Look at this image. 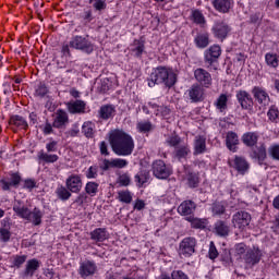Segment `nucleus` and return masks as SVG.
Masks as SVG:
<instances>
[{"instance_id": "obj_20", "label": "nucleus", "mask_w": 279, "mask_h": 279, "mask_svg": "<svg viewBox=\"0 0 279 279\" xmlns=\"http://www.w3.org/2000/svg\"><path fill=\"white\" fill-rule=\"evenodd\" d=\"M252 95H254L256 101L262 106H269V94L265 88L255 86L252 89Z\"/></svg>"}, {"instance_id": "obj_63", "label": "nucleus", "mask_w": 279, "mask_h": 279, "mask_svg": "<svg viewBox=\"0 0 279 279\" xmlns=\"http://www.w3.org/2000/svg\"><path fill=\"white\" fill-rule=\"evenodd\" d=\"M82 19L84 21V23H90L93 21V10L90 9H84Z\"/></svg>"}, {"instance_id": "obj_30", "label": "nucleus", "mask_w": 279, "mask_h": 279, "mask_svg": "<svg viewBox=\"0 0 279 279\" xmlns=\"http://www.w3.org/2000/svg\"><path fill=\"white\" fill-rule=\"evenodd\" d=\"M10 230V222L8 220H2L0 227V241L2 243H8V241H10V239L12 238V232Z\"/></svg>"}, {"instance_id": "obj_28", "label": "nucleus", "mask_w": 279, "mask_h": 279, "mask_svg": "<svg viewBox=\"0 0 279 279\" xmlns=\"http://www.w3.org/2000/svg\"><path fill=\"white\" fill-rule=\"evenodd\" d=\"M13 211L21 219H29V208L21 201H16L13 205Z\"/></svg>"}, {"instance_id": "obj_41", "label": "nucleus", "mask_w": 279, "mask_h": 279, "mask_svg": "<svg viewBox=\"0 0 279 279\" xmlns=\"http://www.w3.org/2000/svg\"><path fill=\"white\" fill-rule=\"evenodd\" d=\"M10 124L15 125V128H19L20 130H27L28 128L27 121L21 116H12L10 118Z\"/></svg>"}, {"instance_id": "obj_8", "label": "nucleus", "mask_w": 279, "mask_h": 279, "mask_svg": "<svg viewBox=\"0 0 279 279\" xmlns=\"http://www.w3.org/2000/svg\"><path fill=\"white\" fill-rule=\"evenodd\" d=\"M153 175L158 180H167L172 173L171 167L167 166L162 159H157L151 165Z\"/></svg>"}, {"instance_id": "obj_60", "label": "nucleus", "mask_w": 279, "mask_h": 279, "mask_svg": "<svg viewBox=\"0 0 279 279\" xmlns=\"http://www.w3.org/2000/svg\"><path fill=\"white\" fill-rule=\"evenodd\" d=\"M49 93V88H47V85L45 84H39L37 89L35 90V96L36 97H45Z\"/></svg>"}, {"instance_id": "obj_36", "label": "nucleus", "mask_w": 279, "mask_h": 279, "mask_svg": "<svg viewBox=\"0 0 279 279\" xmlns=\"http://www.w3.org/2000/svg\"><path fill=\"white\" fill-rule=\"evenodd\" d=\"M265 62L270 69H278L279 66V56L276 52H267L265 54Z\"/></svg>"}, {"instance_id": "obj_17", "label": "nucleus", "mask_w": 279, "mask_h": 279, "mask_svg": "<svg viewBox=\"0 0 279 279\" xmlns=\"http://www.w3.org/2000/svg\"><path fill=\"white\" fill-rule=\"evenodd\" d=\"M69 123V113L63 109H58L54 113L52 126L57 130H62Z\"/></svg>"}, {"instance_id": "obj_51", "label": "nucleus", "mask_w": 279, "mask_h": 279, "mask_svg": "<svg viewBox=\"0 0 279 279\" xmlns=\"http://www.w3.org/2000/svg\"><path fill=\"white\" fill-rule=\"evenodd\" d=\"M268 156L272 160L279 161V144H272L268 147Z\"/></svg>"}, {"instance_id": "obj_50", "label": "nucleus", "mask_w": 279, "mask_h": 279, "mask_svg": "<svg viewBox=\"0 0 279 279\" xmlns=\"http://www.w3.org/2000/svg\"><path fill=\"white\" fill-rule=\"evenodd\" d=\"M119 186H130L132 184V177L130 173L124 172L118 177Z\"/></svg>"}, {"instance_id": "obj_38", "label": "nucleus", "mask_w": 279, "mask_h": 279, "mask_svg": "<svg viewBox=\"0 0 279 279\" xmlns=\"http://www.w3.org/2000/svg\"><path fill=\"white\" fill-rule=\"evenodd\" d=\"M194 43L198 49H206V47L210 45L208 33L198 34L195 37Z\"/></svg>"}, {"instance_id": "obj_45", "label": "nucleus", "mask_w": 279, "mask_h": 279, "mask_svg": "<svg viewBox=\"0 0 279 279\" xmlns=\"http://www.w3.org/2000/svg\"><path fill=\"white\" fill-rule=\"evenodd\" d=\"M186 220L191 223V227L196 230H204V228H206V219L190 216Z\"/></svg>"}, {"instance_id": "obj_23", "label": "nucleus", "mask_w": 279, "mask_h": 279, "mask_svg": "<svg viewBox=\"0 0 279 279\" xmlns=\"http://www.w3.org/2000/svg\"><path fill=\"white\" fill-rule=\"evenodd\" d=\"M194 156L206 154V136L196 135L193 142Z\"/></svg>"}, {"instance_id": "obj_7", "label": "nucleus", "mask_w": 279, "mask_h": 279, "mask_svg": "<svg viewBox=\"0 0 279 279\" xmlns=\"http://www.w3.org/2000/svg\"><path fill=\"white\" fill-rule=\"evenodd\" d=\"M231 223L233 228L243 232L252 223V215L245 210L236 211L232 216Z\"/></svg>"}, {"instance_id": "obj_10", "label": "nucleus", "mask_w": 279, "mask_h": 279, "mask_svg": "<svg viewBox=\"0 0 279 279\" xmlns=\"http://www.w3.org/2000/svg\"><path fill=\"white\" fill-rule=\"evenodd\" d=\"M260 258H263V251L256 246L248 248L243 256V260L246 267L250 268L258 265V263H260Z\"/></svg>"}, {"instance_id": "obj_9", "label": "nucleus", "mask_w": 279, "mask_h": 279, "mask_svg": "<svg viewBox=\"0 0 279 279\" xmlns=\"http://www.w3.org/2000/svg\"><path fill=\"white\" fill-rule=\"evenodd\" d=\"M194 80L203 88H210L213 86V74L206 69L197 68L194 70Z\"/></svg>"}, {"instance_id": "obj_47", "label": "nucleus", "mask_w": 279, "mask_h": 279, "mask_svg": "<svg viewBox=\"0 0 279 279\" xmlns=\"http://www.w3.org/2000/svg\"><path fill=\"white\" fill-rule=\"evenodd\" d=\"M10 260L13 267L21 269L27 262V255H12Z\"/></svg>"}, {"instance_id": "obj_33", "label": "nucleus", "mask_w": 279, "mask_h": 279, "mask_svg": "<svg viewBox=\"0 0 279 279\" xmlns=\"http://www.w3.org/2000/svg\"><path fill=\"white\" fill-rule=\"evenodd\" d=\"M58 199H61V202H69L71 199L73 192L66 187V185H59L54 191Z\"/></svg>"}, {"instance_id": "obj_32", "label": "nucleus", "mask_w": 279, "mask_h": 279, "mask_svg": "<svg viewBox=\"0 0 279 279\" xmlns=\"http://www.w3.org/2000/svg\"><path fill=\"white\" fill-rule=\"evenodd\" d=\"M43 211L35 207L28 213V218H26V221H31V223H33L34 226H40V223H43Z\"/></svg>"}, {"instance_id": "obj_22", "label": "nucleus", "mask_w": 279, "mask_h": 279, "mask_svg": "<svg viewBox=\"0 0 279 279\" xmlns=\"http://www.w3.org/2000/svg\"><path fill=\"white\" fill-rule=\"evenodd\" d=\"M234 5V0H213V7L221 14H228Z\"/></svg>"}, {"instance_id": "obj_21", "label": "nucleus", "mask_w": 279, "mask_h": 279, "mask_svg": "<svg viewBox=\"0 0 279 279\" xmlns=\"http://www.w3.org/2000/svg\"><path fill=\"white\" fill-rule=\"evenodd\" d=\"M66 108L70 114H84L86 113V101L72 100L66 104Z\"/></svg>"}, {"instance_id": "obj_53", "label": "nucleus", "mask_w": 279, "mask_h": 279, "mask_svg": "<svg viewBox=\"0 0 279 279\" xmlns=\"http://www.w3.org/2000/svg\"><path fill=\"white\" fill-rule=\"evenodd\" d=\"M192 16L194 23H196L197 25H204V23H206V19L204 17V14L201 13L199 10L193 11Z\"/></svg>"}, {"instance_id": "obj_39", "label": "nucleus", "mask_w": 279, "mask_h": 279, "mask_svg": "<svg viewBox=\"0 0 279 279\" xmlns=\"http://www.w3.org/2000/svg\"><path fill=\"white\" fill-rule=\"evenodd\" d=\"M131 51L134 53L135 58H142L145 51V41L135 39L132 44Z\"/></svg>"}, {"instance_id": "obj_52", "label": "nucleus", "mask_w": 279, "mask_h": 279, "mask_svg": "<svg viewBox=\"0 0 279 279\" xmlns=\"http://www.w3.org/2000/svg\"><path fill=\"white\" fill-rule=\"evenodd\" d=\"M213 215L221 216L226 213V206L221 203H214L211 207Z\"/></svg>"}, {"instance_id": "obj_42", "label": "nucleus", "mask_w": 279, "mask_h": 279, "mask_svg": "<svg viewBox=\"0 0 279 279\" xmlns=\"http://www.w3.org/2000/svg\"><path fill=\"white\" fill-rule=\"evenodd\" d=\"M154 128L150 121H140L136 124V130L140 134H149V132H153Z\"/></svg>"}, {"instance_id": "obj_11", "label": "nucleus", "mask_w": 279, "mask_h": 279, "mask_svg": "<svg viewBox=\"0 0 279 279\" xmlns=\"http://www.w3.org/2000/svg\"><path fill=\"white\" fill-rule=\"evenodd\" d=\"M229 167L238 171L240 175H245L250 171V162L245 157L235 155L233 159H229Z\"/></svg>"}, {"instance_id": "obj_18", "label": "nucleus", "mask_w": 279, "mask_h": 279, "mask_svg": "<svg viewBox=\"0 0 279 279\" xmlns=\"http://www.w3.org/2000/svg\"><path fill=\"white\" fill-rule=\"evenodd\" d=\"M250 158L256 160L258 165H263L267 160V145L262 143L256 149L252 150Z\"/></svg>"}, {"instance_id": "obj_44", "label": "nucleus", "mask_w": 279, "mask_h": 279, "mask_svg": "<svg viewBox=\"0 0 279 279\" xmlns=\"http://www.w3.org/2000/svg\"><path fill=\"white\" fill-rule=\"evenodd\" d=\"M99 193V183L95 181H89L85 185V194L89 195V197H95Z\"/></svg>"}, {"instance_id": "obj_12", "label": "nucleus", "mask_w": 279, "mask_h": 279, "mask_svg": "<svg viewBox=\"0 0 279 279\" xmlns=\"http://www.w3.org/2000/svg\"><path fill=\"white\" fill-rule=\"evenodd\" d=\"M97 272V264L90 259H85L84 262L80 263L78 267V275L81 278L86 279L89 276H95Z\"/></svg>"}, {"instance_id": "obj_48", "label": "nucleus", "mask_w": 279, "mask_h": 279, "mask_svg": "<svg viewBox=\"0 0 279 279\" xmlns=\"http://www.w3.org/2000/svg\"><path fill=\"white\" fill-rule=\"evenodd\" d=\"M132 192L130 190H123L118 192V199L122 204H132Z\"/></svg>"}, {"instance_id": "obj_37", "label": "nucleus", "mask_w": 279, "mask_h": 279, "mask_svg": "<svg viewBox=\"0 0 279 279\" xmlns=\"http://www.w3.org/2000/svg\"><path fill=\"white\" fill-rule=\"evenodd\" d=\"M37 158L41 162L53 163V162H58L60 157H58V155L45 153V150H39L37 154Z\"/></svg>"}, {"instance_id": "obj_24", "label": "nucleus", "mask_w": 279, "mask_h": 279, "mask_svg": "<svg viewBox=\"0 0 279 279\" xmlns=\"http://www.w3.org/2000/svg\"><path fill=\"white\" fill-rule=\"evenodd\" d=\"M38 269H40V260L36 258L27 260L24 269V278H33Z\"/></svg>"}, {"instance_id": "obj_61", "label": "nucleus", "mask_w": 279, "mask_h": 279, "mask_svg": "<svg viewBox=\"0 0 279 279\" xmlns=\"http://www.w3.org/2000/svg\"><path fill=\"white\" fill-rule=\"evenodd\" d=\"M208 254H209L210 260H215V258L219 256V251H217V246H215V242H210Z\"/></svg>"}, {"instance_id": "obj_59", "label": "nucleus", "mask_w": 279, "mask_h": 279, "mask_svg": "<svg viewBox=\"0 0 279 279\" xmlns=\"http://www.w3.org/2000/svg\"><path fill=\"white\" fill-rule=\"evenodd\" d=\"M267 117L269 119V121H278L279 118V111L278 108L276 107H271L268 112H267Z\"/></svg>"}, {"instance_id": "obj_15", "label": "nucleus", "mask_w": 279, "mask_h": 279, "mask_svg": "<svg viewBox=\"0 0 279 279\" xmlns=\"http://www.w3.org/2000/svg\"><path fill=\"white\" fill-rule=\"evenodd\" d=\"M65 186L71 193H81L83 186L82 177L80 174H71L65 180Z\"/></svg>"}, {"instance_id": "obj_5", "label": "nucleus", "mask_w": 279, "mask_h": 279, "mask_svg": "<svg viewBox=\"0 0 279 279\" xmlns=\"http://www.w3.org/2000/svg\"><path fill=\"white\" fill-rule=\"evenodd\" d=\"M197 247V239L193 236H186L179 243V256L180 258H191L195 254Z\"/></svg>"}, {"instance_id": "obj_27", "label": "nucleus", "mask_w": 279, "mask_h": 279, "mask_svg": "<svg viewBox=\"0 0 279 279\" xmlns=\"http://www.w3.org/2000/svg\"><path fill=\"white\" fill-rule=\"evenodd\" d=\"M98 114L102 121H108V119H112L117 114V107L114 105H104L100 107Z\"/></svg>"}, {"instance_id": "obj_64", "label": "nucleus", "mask_w": 279, "mask_h": 279, "mask_svg": "<svg viewBox=\"0 0 279 279\" xmlns=\"http://www.w3.org/2000/svg\"><path fill=\"white\" fill-rule=\"evenodd\" d=\"M171 278L172 279H189V276L184 274L182 270H173L171 272Z\"/></svg>"}, {"instance_id": "obj_2", "label": "nucleus", "mask_w": 279, "mask_h": 279, "mask_svg": "<svg viewBox=\"0 0 279 279\" xmlns=\"http://www.w3.org/2000/svg\"><path fill=\"white\" fill-rule=\"evenodd\" d=\"M149 88H154L156 84H165L167 88H171L175 86V82H178V76L173 69L159 65L153 69L149 77L147 78Z\"/></svg>"}, {"instance_id": "obj_49", "label": "nucleus", "mask_w": 279, "mask_h": 279, "mask_svg": "<svg viewBox=\"0 0 279 279\" xmlns=\"http://www.w3.org/2000/svg\"><path fill=\"white\" fill-rule=\"evenodd\" d=\"M166 143L169 147H174V149H177L178 146L182 144V137L178 134L171 135L167 138Z\"/></svg>"}, {"instance_id": "obj_1", "label": "nucleus", "mask_w": 279, "mask_h": 279, "mask_svg": "<svg viewBox=\"0 0 279 279\" xmlns=\"http://www.w3.org/2000/svg\"><path fill=\"white\" fill-rule=\"evenodd\" d=\"M109 143L116 156H132L134 138L123 130L116 129L109 133Z\"/></svg>"}, {"instance_id": "obj_40", "label": "nucleus", "mask_w": 279, "mask_h": 279, "mask_svg": "<svg viewBox=\"0 0 279 279\" xmlns=\"http://www.w3.org/2000/svg\"><path fill=\"white\" fill-rule=\"evenodd\" d=\"M82 133L86 138H94L95 137V123L90 121H86L82 125Z\"/></svg>"}, {"instance_id": "obj_62", "label": "nucleus", "mask_w": 279, "mask_h": 279, "mask_svg": "<svg viewBox=\"0 0 279 279\" xmlns=\"http://www.w3.org/2000/svg\"><path fill=\"white\" fill-rule=\"evenodd\" d=\"M68 138H75V136H80V128L77 125H73L66 133Z\"/></svg>"}, {"instance_id": "obj_56", "label": "nucleus", "mask_w": 279, "mask_h": 279, "mask_svg": "<svg viewBox=\"0 0 279 279\" xmlns=\"http://www.w3.org/2000/svg\"><path fill=\"white\" fill-rule=\"evenodd\" d=\"M99 173V166H90L86 172L87 180H95Z\"/></svg>"}, {"instance_id": "obj_34", "label": "nucleus", "mask_w": 279, "mask_h": 279, "mask_svg": "<svg viewBox=\"0 0 279 279\" xmlns=\"http://www.w3.org/2000/svg\"><path fill=\"white\" fill-rule=\"evenodd\" d=\"M214 230L218 236H228L230 234V226L223 220H218L215 223Z\"/></svg>"}, {"instance_id": "obj_54", "label": "nucleus", "mask_w": 279, "mask_h": 279, "mask_svg": "<svg viewBox=\"0 0 279 279\" xmlns=\"http://www.w3.org/2000/svg\"><path fill=\"white\" fill-rule=\"evenodd\" d=\"M88 203V194L87 193H80L72 204H76V206H84V204Z\"/></svg>"}, {"instance_id": "obj_43", "label": "nucleus", "mask_w": 279, "mask_h": 279, "mask_svg": "<svg viewBox=\"0 0 279 279\" xmlns=\"http://www.w3.org/2000/svg\"><path fill=\"white\" fill-rule=\"evenodd\" d=\"M214 106H216L219 112H226L228 110V95L221 94L214 102Z\"/></svg>"}, {"instance_id": "obj_3", "label": "nucleus", "mask_w": 279, "mask_h": 279, "mask_svg": "<svg viewBox=\"0 0 279 279\" xmlns=\"http://www.w3.org/2000/svg\"><path fill=\"white\" fill-rule=\"evenodd\" d=\"M219 58H221V46L213 45L204 52V62L206 64V69L209 71H217L219 66Z\"/></svg>"}, {"instance_id": "obj_6", "label": "nucleus", "mask_w": 279, "mask_h": 279, "mask_svg": "<svg viewBox=\"0 0 279 279\" xmlns=\"http://www.w3.org/2000/svg\"><path fill=\"white\" fill-rule=\"evenodd\" d=\"M23 182V178L19 172H9L0 180V187L2 191H12V189H19Z\"/></svg>"}, {"instance_id": "obj_35", "label": "nucleus", "mask_w": 279, "mask_h": 279, "mask_svg": "<svg viewBox=\"0 0 279 279\" xmlns=\"http://www.w3.org/2000/svg\"><path fill=\"white\" fill-rule=\"evenodd\" d=\"M190 154H191V146H189V144H185L175 148L174 158H178L179 160H186Z\"/></svg>"}, {"instance_id": "obj_19", "label": "nucleus", "mask_w": 279, "mask_h": 279, "mask_svg": "<svg viewBox=\"0 0 279 279\" xmlns=\"http://www.w3.org/2000/svg\"><path fill=\"white\" fill-rule=\"evenodd\" d=\"M226 147L229 151L236 154L239 149V134L234 131H229L226 134Z\"/></svg>"}, {"instance_id": "obj_29", "label": "nucleus", "mask_w": 279, "mask_h": 279, "mask_svg": "<svg viewBox=\"0 0 279 279\" xmlns=\"http://www.w3.org/2000/svg\"><path fill=\"white\" fill-rule=\"evenodd\" d=\"M149 178L151 175L149 174L148 170H140L135 175H134V181L135 184L138 189H143L149 182Z\"/></svg>"}, {"instance_id": "obj_14", "label": "nucleus", "mask_w": 279, "mask_h": 279, "mask_svg": "<svg viewBox=\"0 0 279 279\" xmlns=\"http://www.w3.org/2000/svg\"><path fill=\"white\" fill-rule=\"evenodd\" d=\"M235 97L243 110H250L254 106V99L252 98V95L247 93V90H238Z\"/></svg>"}, {"instance_id": "obj_46", "label": "nucleus", "mask_w": 279, "mask_h": 279, "mask_svg": "<svg viewBox=\"0 0 279 279\" xmlns=\"http://www.w3.org/2000/svg\"><path fill=\"white\" fill-rule=\"evenodd\" d=\"M186 180L190 189H197L199 186V173L189 172L186 175Z\"/></svg>"}, {"instance_id": "obj_57", "label": "nucleus", "mask_w": 279, "mask_h": 279, "mask_svg": "<svg viewBox=\"0 0 279 279\" xmlns=\"http://www.w3.org/2000/svg\"><path fill=\"white\" fill-rule=\"evenodd\" d=\"M100 169L102 171H110V169H114V159H104Z\"/></svg>"}, {"instance_id": "obj_25", "label": "nucleus", "mask_w": 279, "mask_h": 279, "mask_svg": "<svg viewBox=\"0 0 279 279\" xmlns=\"http://www.w3.org/2000/svg\"><path fill=\"white\" fill-rule=\"evenodd\" d=\"M259 138L260 134L258 132H246L242 135V143L246 147H256Z\"/></svg>"}, {"instance_id": "obj_31", "label": "nucleus", "mask_w": 279, "mask_h": 279, "mask_svg": "<svg viewBox=\"0 0 279 279\" xmlns=\"http://www.w3.org/2000/svg\"><path fill=\"white\" fill-rule=\"evenodd\" d=\"M92 241H95L96 243H104V241H107L108 239V231L106 228H97L90 233Z\"/></svg>"}, {"instance_id": "obj_16", "label": "nucleus", "mask_w": 279, "mask_h": 279, "mask_svg": "<svg viewBox=\"0 0 279 279\" xmlns=\"http://www.w3.org/2000/svg\"><path fill=\"white\" fill-rule=\"evenodd\" d=\"M189 97L193 104H199V101H204V87L199 84H193L187 89Z\"/></svg>"}, {"instance_id": "obj_58", "label": "nucleus", "mask_w": 279, "mask_h": 279, "mask_svg": "<svg viewBox=\"0 0 279 279\" xmlns=\"http://www.w3.org/2000/svg\"><path fill=\"white\" fill-rule=\"evenodd\" d=\"M114 169H125L130 162L128 159L114 158L113 159Z\"/></svg>"}, {"instance_id": "obj_13", "label": "nucleus", "mask_w": 279, "mask_h": 279, "mask_svg": "<svg viewBox=\"0 0 279 279\" xmlns=\"http://www.w3.org/2000/svg\"><path fill=\"white\" fill-rule=\"evenodd\" d=\"M211 32L215 38L223 41L226 38H228V34L232 32V28H230V25H228L226 22H216L211 28Z\"/></svg>"}, {"instance_id": "obj_26", "label": "nucleus", "mask_w": 279, "mask_h": 279, "mask_svg": "<svg viewBox=\"0 0 279 279\" xmlns=\"http://www.w3.org/2000/svg\"><path fill=\"white\" fill-rule=\"evenodd\" d=\"M195 208H197V205H195V202L185 201L181 203L180 206L178 207V213L183 217H187V215H193V213H195Z\"/></svg>"}, {"instance_id": "obj_55", "label": "nucleus", "mask_w": 279, "mask_h": 279, "mask_svg": "<svg viewBox=\"0 0 279 279\" xmlns=\"http://www.w3.org/2000/svg\"><path fill=\"white\" fill-rule=\"evenodd\" d=\"M89 3H93V8L97 12H101V10H106V8H108V4L105 2V0H89Z\"/></svg>"}, {"instance_id": "obj_4", "label": "nucleus", "mask_w": 279, "mask_h": 279, "mask_svg": "<svg viewBox=\"0 0 279 279\" xmlns=\"http://www.w3.org/2000/svg\"><path fill=\"white\" fill-rule=\"evenodd\" d=\"M70 47L71 49H76L78 51H83V53L90 54L93 51H95V45L90 39H88L87 36H80L75 35L70 40Z\"/></svg>"}]
</instances>
